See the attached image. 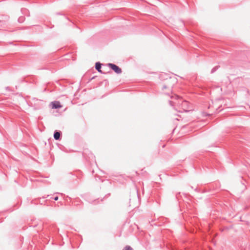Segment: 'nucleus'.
Returning a JSON list of instances; mask_svg holds the SVG:
<instances>
[{
  "label": "nucleus",
  "instance_id": "obj_1",
  "mask_svg": "<svg viewBox=\"0 0 250 250\" xmlns=\"http://www.w3.org/2000/svg\"><path fill=\"white\" fill-rule=\"evenodd\" d=\"M171 99H174L175 101H169L171 106L176 105L179 109V112H188L189 109V103L186 100H182L177 95H174L170 97Z\"/></svg>",
  "mask_w": 250,
  "mask_h": 250
},
{
  "label": "nucleus",
  "instance_id": "obj_2",
  "mask_svg": "<svg viewBox=\"0 0 250 250\" xmlns=\"http://www.w3.org/2000/svg\"><path fill=\"white\" fill-rule=\"evenodd\" d=\"M107 65L109 67V68L114 71L117 74H121L122 73V69L121 68H120L117 65L109 63L107 64Z\"/></svg>",
  "mask_w": 250,
  "mask_h": 250
},
{
  "label": "nucleus",
  "instance_id": "obj_3",
  "mask_svg": "<svg viewBox=\"0 0 250 250\" xmlns=\"http://www.w3.org/2000/svg\"><path fill=\"white\" fill-rule=\"evenodd\" d=\"M49 106L52 109H59L62 107V105L61 104L60 102L57 101H55L51 102L49 104Z\"/></svg>",
  "mask_w": 250,
  "mask_h": 250
},
{
  "label": "nucleus",
  "instance_id": "obj_4",
  "mask_svg": "<svg viewBox=\"0 0 250 250\" xmlns=\"http://www.w3.org/2000/svg\"><path fill=\"white\" fill-rule=\"evenodd\" d=\"M54 138L56 140H60L61 139V132L60 131L55 130L54 132Z\"/></svg>",
  "mask_w": 250,
  "mask_h": 250
},
{
  "label": "nucleus",
  "instance_id": "obj_5",
  "mask_svg": "<svg viewBox=\"0 0 250 250\" xmlns=\"http://www.w3.org/2000/svg\"><path fill=\"white\" fill-rule=\"evenodd\" d=\"M101 66L102 64L100 62H97L95 63V68L96 69L101 73H103L102 71L101 70Z\"/></svg>",
  "mask_w": 250,
  "mask_h": 250
},
{
  "label": "nucleus",
  "instance_id": "obj_6",
  "mask_svg": "<svg viewBox=\"0 0 250 250\" xmlns=\"http://www.w3.org/2000/svg\"><path fill=\"white\" fill-rule=\"evenodd\" d=\"M220 67V66L217 65L215 67H214L211 70L210 73L211 74L214 73Z\"/></svg>",
  "mask_w": 250,
  "mask_h": 250
},
{
  "label": "nucleus",
  "instance_id": "obj_7",
  "mask_svg": "<svg viewBox=\"0 0 250 250\" xmlns=\"http://www.w3.org/2000/svg\"><path fill=\"white\" fill-rule=\"evenodd\" d=\"M123 250H133V249L129 246H126Z\"/></svg>",
  "mask_w": 250,
  "mask_h": 250
},
{
  "label": "nucleus",
  "instance_id": "obj_8",
  "mask_svg": "<svg viewBox=\"0 0 250 250\" xmlns=\"http://www.w3.org/2000/svg\"><path fill=\"white\" fill-rule=\"evenodd\" d=\"M58 198H58V196H55V197H54L53 198V199H54V200H55V201H57V200H58Z\"/></svg>",
  "mask_w": 250,
  "mask_h": 250
},
{
  "label": "nucleus",
  "instance_id": "obj_9",
  "mask_svg": "<svg viewBox=\"0 0 250 250\" xmlns=\"http://www.w3.org/2000/svg\"><path fill=\"white\" fill-rule=\"evenodd\" d=\"M22 19H23V18H20L19 19V20H18L20 22H22Z\"/></svg>",
  "mask_w": 250,
  "mask_h": 250
},
{
  "label": "nucleus",
  "instance_id": "obj_10",
  "mask_svg": "<svg viewBox=\"0 0 250 250\" xmlns=\"http://www.w3.org/2000/svg\"><path fill=\"white\" fill-rule=\"evenodd\" d=\"M166 88H167V86L165 85H163V86L162 87V89H166Z\"/></svg>",
  "mask_w": 250,
  "mask_h": 250
},
{
  "label": "nucleus",
  "instance_id": "obj_11",
  "mask_svg": "<svg viewBox=\"0 0 250 250\" xmlns=\"http://www.w3.org/2000/svg\"><path fill=\"white\" fill-rule=\"evenodd\" d=\"M1 21L0 20V22H1Z\"/></svg>",
  "mask_w": 250,
  "mask_h": 250
}]
</instances>
